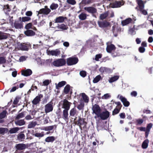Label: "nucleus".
<instances>
[{
  "mask_svg": "<svg viewBox=\"0 0 153 153\" xmlns=\"http://www.w3.org/2000/svg\"><path fill=\"white\" fill-rule=\"evenodd\" d=\"M27 58V57L24 56H22L20 57L19 60L20 62H22L25 61Z\"/></svg>",
  "mask_w": 153,
  "mask_h": 153,
  "instance_id": "nucleus-64",
  "label": "nucleus"
},
{
  "mask_svg": "<svg viewBox=\"0 0 153 153\" xmlns=\"http://www.w3.org/2000/svg\"><path fill=\"white\" fill-rule=\"evenodd\" d=\"M19 130V128L15 127L11 129L9 131V132L11 134L15 133H16Z\"/></svg>",
  "mask_w": 153,
  "mask_h": 153,
  "instance_id": "nucleus-42",
  "label": "nucleus"
},
{
  "mask_svg": "<svg viewBox=\"0 0 153 153\" xmlns=\"http://www.w3.org/2000/svg\"><path fill=\"white\" fill-rule=\"evenodd\" d=\"M34 136L37 137H42L44 136V134L43 133H36L34 134Z\"/></svg>",
  "mask_w": 153,
  "mask_h": 153,
  "instance_id": "nucleus-59",
  "label": "nucleus"
},
{
  "mask_svg": "<svg viewBox=\"0 0 153 153\" xmlns=\"http://www.w3.org/2000/svg\"><path fill=\"white\" fill-rule=\"evenodd\" d=\"M47 52L48 55L55 56H58L61 53L60 51L58 49L55 50H49L47 51Z\"/></svg>",
  "mask_w": 153,
  "mask_h": 153,
  "instance_id": "nucleus-8",
  "label": "nucleus"
},
{
  "mask_svg": "<svg viewBox=\"0 0 153 153\" xmlns=\"http://www.w3.org/2000/svg\"><path fill=\"white\" fill-rule=\"evenodd\" d=\"M135 30L134 28H131L129 29L128 33L131 35H134L136 34V32L134 31Z\"/></svg>",
  "mask_w": 153,
  "mask_h": 153,
  "instance_id": "nucleus-54",
  "label": "nucleus"
},
{
  "mask_svg": "<svg viewBox=\"0 0 153 153\" xmlns=\"http://www.w3.org/2000/svg\"><path fill=\"white\" fill-rule=\"evenodd\" d=\"M24 33L27 36H34L35 33L32 30H27L24 32Z\"/></svg>",
  "mask_w": 153,
  "mask_h": 153,
  "instance_id": "nucleus-18",
  "label": "nucleus"
},
{
  "mask_svg": "<svg viewBox=\"0 0 153 153\" xmlns=\"http://www.w3.org/2000/svg\"><path fill=\"white\" fill-rule=\"evenodd\" d=\"M98 24L99 26L101 28H105L110 25L109 23L106 21H98Z\"/></svg>",
  "mask_w": 153,
  "mask_h": 153,
  "instance_id": "nucleus-12",
  "label": "nucleus"
},
{
  "mask_svg": "<svg viewBox=\"0 0 153 153\" xmlns=\"http://www.w3.org/2000/svg\"><path fill=\"white\" fill-rule=\"evenodd\" d=\"M16 147L17 150H22L25 149L26 146L24 144H19L16 145Z\"/></svg>",
  "mask_w": 153,
  "mask_h": 153,
  "instance_id": "nucleus-29",
  "label": "nucleus"
},
{
  "mask_svg": "<svg viewBox=\"0 0 153 153\" xmlns=\"http://www.w3.org/2000/svg\"><path fill=\"white\" fill-rule=\"evenodd\" d=\"M34 116L32 117L30 115H27L25 117V119L27 120H29L33 119L34 118Z\"/></svg>",
  "mask_w": 153,
  "mask_h": 153,
  "instance_id": "nucleus-60",
  "label": "nucleus"
},
{
  "mask_svg": "<svg viewBox=\"0 0 153 153\" xmlns=\"http://www.w3.org/2000/svg\"><path fill=\"white\" fill-rule=\"evenodd\" d=\"M66 2L68 4L74 5L76 3V2L75 0H66Z\"/></svg>",
  "mask_w": 153,
  "mask_h": 153,
  "instance_id": "nucleus-52",
  "label": "nucleus"
},
{
  "mask_svg": "<svg viewBox=\"0 0 153 153\" xmlns=\"http://www.w3.org/2000/svg\"><path fill=\"white\" fill-rule=\"evenodd\" d=\"M18 138L19 140H22L25 138V136L24 134L22 132L19 134L18 136Z\"/></svg>",
  "mask_w": 153,
  "mask_h": 153,
  "instance_id": "nucleus-47",
  "label": "nucleus"
},
{
  "mask_svg": "<svg viewBox=\"0 0 153 153\" xmlns=\"http://www.w3.org/2000/svg\"><path fill=\"white\" fill-rule=\"evenodd\" d=\"M108 14L109 13L108 11L101 14L100 16V19L101 20L105 19L108 16Z\"/></svg>",
  "mask_w": 153,
  "mask_h": 153,
  "instance_id": "nucleus-35",
  "label": "nucleus"
},
{
  "mask_svg": "<svg viewBox=\"0 0 153 153\" xmlns=\"http://www.w3.org/2000/svg\"><path fill=\"white\" fill-rule=\"evenodd\" d=\"M120 108L116 107L114 110L112 112V114L114 115L116 114L119 113L120 112Z\"/></svg>",
  "mask_w": 153,
  "mask_h": 153,
  "instance_id": "nucleus-55",
  "label": "nucleus"
},
{
  "mask_svg": "<svg viewBox=\"0 0 153 153\" xmlns=\"http://www.w3.org/2000/svg\"><path fill=\"white\" fill-rule=\"evenodd\" d=\"M78 61V59L76 57H70L67 59V63L68 65H71L76 64Z\"/></svg>",
  "mask_w": 153,
  "mask_h": 153,
  "instance_id": "nucleus-7",
  "label": "nucleus"
},
{
  "mask_svg": "<svg viewBox=\"0 0 153 153\" xmlns=\"http://www.w3.org/2000/svg\"><path fill=\"white\" fill-rule=\"evenodd\" d=\"M109 113L107 111L101 112L97 116L98 117H100L102 120H104L107 119L109 116Z\"/></svg>",
  "mask_w": 153,
  "mask_h": 153,
  "instance_id": "nucleus-6",
  "label": "nucleus"
},
{
  "mask_svg": "<svg viewBox=\"0 0 153 153\" xmlns=\"http://www.w3.org/2000/svg\"><path fill=\"white\" fill-rule=\"evenodd\" d=\"M117 30H119L120 29L119 27H118V25L117 23H114V25L112 27V31L113 33L116 32L117 31Z\"/></svg>",
  "mask_w": 153,
  "mask_h": 153,
  "instance_id": "nucleus-40",
  "label": "nucleus"
},
{
  "mask_svg": "<svg viewBox=\"0 0 153 153\" xmlns=\"http://www.w3.org/2000/svg\"><path fill=\"white\" fill-rule=\"evenodd\" d=\"M45 112L47 114L53 111V103L50 102L45 105L44 106Z\"/></svg>",
  "mask_w": 153,
  "mask_h": 153,
  "instance_id": "nucleus-5",
  "label": "nucleus"
},
{
  "mask_svg": "<svg viewBox=\"0 0 153 153\" xmlns=\"http://www.w3.org/2000/svg\"><path fill=\"white\" fill-rule=\"evenodd\" d=\"M140 9H143L144 6L143 1L141 0H137Z\"/></svg>",
  "mask_w": 153,
  "mask_h": 153,
  "instance_id": "nucleus-34",
  "label": "nucleus"
},
{
  "mask_svg": "<svg viewBox=\"0 0 153 153\" xmlns=\"http://www.w3.org/2000/svg\"><path fill=\"white\" fill-rule=\"evenodd\" d=\"M15 123L16 125L22 126L24 125L25 123V122L23 120H20L15 121Z\"/></svg>",
  "mask_w": 153,
  "mask_h": 153,
  "instance_id": "nucleus-30",
  "label": "nucleus"
},
{
  "mask_svg": "<svg viewBox=\"0 0 153 153\" xmlns=\"http://www.w3.org/2000/svg\"><path fill=\"white\" fill-rule=\"evenodd\" d=\"M57 27L59 28L64 30H67L68 28L67 26L64 24H62L60 25H59Z\"/></svg>",
  "mask_w": 153,
  "mask_h": 153,
  "instance_id": "nucleus-50",
  "label": "nucleus"
},
{
  "mask_svg": "<svg viewBox=\"0 0 153 153\" xmlns=\"http://www.w3.org/2000/svg\"><path fill=\"white\" fill-rule=\"evenodd\" d=\"M37 124V123L36 121H31L29 123L28 128H32L34 127Z\"/></svg>",
  "mask_w": 153,
  "mask_h": 153,
  "instance_id": "nucleus-37",
  "label": "nucleus"
},
{
  "mask_svg": "<svg viewBox=\"0 0 153 153\" xmlns=\"http://www.w3.org/2000/svg\"><path fill=\"white\" fill-rule=\"evenodd\" d=\"M7 132V129L6 128H0V134H4Z\"/></svg>",
  "mask_w": 153,
  "mask_h": 153,
  "instance_id": "nucleus-45",
  "label": "nucleus"
},
{
  "mask_svg": "<svg viewBox=\"0 0 153 153\" xmlns=\"http://www.w3.org/2000/svg\"><path fill=\"white\" fill-rule=\"evenodd\" d=\"M79 74L82 77H85L86 75V72L84 71H81Z\"/></svg>",
  "mask_w": 153,
  "mask_h": 153,
  "instance_id": "nucleus-62",
  "label": "nucleus"
},
{
  "mask_svg": "<svg viewBox=\"0 0 153 153\" xmlns=\"http://www.w3.org/2000/svg\"><path fill=\"white\" fill-rule=\"evenodd\" d=\"M143 9H141L139 10L144 15H146L147 14V12L146 10Z\"/></svg>",
  "mask_w": 153,
  "mask_h": 153,
  "instance_id": "nucleus-63",
  "label": "nucleus"
},
{
  "mask_svg": "<svg viewBox=\"0 0 153 153\" xmlns=\"http://www.w3.org/2000/svg\"><path fill=\"white\" fill-rule=\"evenodd\" d=\"M51 12V9L48 8L47 6H45L44 8L40 9L39 11H37V16H38L39 14L47 15H48Z\"/></svg>",
  "mask_w": 153,
  "mask_h": 153,
  "instance_id": "nucleus-3",
  "label": "nucleus"
},
{
  "mask_svg": "<svg viewBox=\"0 0 153 153\" xmlns=\"http://www.w3.org/2000/svg\"><path fill=\"white\" fill-rule=\"evenodd\" d=\"M117 97L119 98L125 106L128 107L129 105L130 104L129 102L127 100L125 97L120 95H118Z\"/></svg>",
  "mask_w": 153,
  "mask_h": 153,
  "instance_id": "nucleus-10",
  "label": "nucleus"
},
{
  "mask_svg": "<svg viewBox=\"0 0 153 153\" xmlns=\"http://www.w3.org/2000/svg\"><path fill=\"white\" fill-rule=\"evenodd\" d=\"M54 128L53 126H51L46 127L45 128V130L46 131H51Z\"/></svg>",
  "mask_w": 153,
  "mask_h": 153,
  "instance_id": "nucleus-58",
  "label": "nucleus"
},
{
  "mask_svg": "<svg viewBox=\"0 0 153 153\" xmlns=\"http://www.w3.org/2000/svg\"><path fill=\"white\" fill-rule=\"evenodd\" d=\"M124 2L123 1H116L111 3L110 6L112 8H117L120 7L124 4Z\"/></svg>",
  "mask_w": 153,
  "mask_h": 153,
  "instance_id": "nucleus-9",
  "label": "nucleus"
},
{
  "mask_svg": "<svg viewBox=\"0 0 153 153\" xmlns=\"http://www.w3.org/2000/svg\"><path fill=\"white\" fill-rule=\"evenodd\" d=\"M43 97L42 94H40L36 96L32 101V102L34 105H36L38 103L40 100L41 98Z\"/></svg>",
  "mask_w": 153,
  "mask_h": 153,
  "instance_id": "nucleus-16",
  "label": "nucleus"
},
{
  "mask_svg": "<svg viewBox=\"0 0 153 153\" xmlns=\"http://www.w3.org/2000/svg\"><path fill=\"white\" fill-rule=\"evenodd\" d=\"M71 104V103L69 102L66 100L65 99L63 102L62 108H64V110L68 111L70 109Z\"/></svg>",
  "mask_w": 153,
  "mask_h": 153,
  "instance_id": "nucleus-11",
  "label": "nucleus"
},
{
  "mask_svg": "<svg viewBox=\"0 0 153 153\" xmlns=\"http://www.w3.org/2000/svg\"><path fill=\"white\" fill-rule=\"evenodd\" d=\"M119 76H115L110 78L108 80L109 83H111L116 81L118 79Z\"/></svg>",
  "mask_w": 153,
  "mask_h": 153,
  "instance_id": "nucleus-31",
  "label": "nucleus"
},
{
  "mask_svg": "<svg viewBox=\"0 0 153 153\" xmlns=\"http://www.w3.org/2000/svg\"><path fill=\"white\" fill-rule=\"evenodd\" d=\"M3 9L5 13L6 12L10 11V10L9 6L8 5H4L3 7Z\"/></svg>",
  "mask_w": 153,
  "mask_h": 153,
  "instance_id": "nucleus-53",
  "label": "nucleus"
},
{
  "mask_svg": "<svg viewBox=\"0 0 153 153\" xmlns=\"http://www.w3.org/2000/svg\"><path fill=\"white\" fill-rule=\"evenodd\" d=\"M68 110H64L63 111V115L62 118L65 121H66L68 120Z\"/></svg>",
  "mask_w": 153,
  "mask_h": 153,
  "instance_id": "nucleus-22",
  "label": "nucleus"
},
{
  "mask_svg": "<svg viewBox=\"0 0 153 153\" xmlns=\"http://www.w3.org/2000/svg\"><path fill=\"white\" fill-rule=\"evenodd\" d=\"M58 7V5L57 4L53 3L50 6V8L52 10H55Z\"/></svg>",
  "mask_w": 153,
  "mask_h": 153,
  "instance_id": "nucleus-46",
  "label": "nucleus"
},
{
  "mask_svg": "<svg viewBox=\"0 0 153 153\" xmlns=\"http://www.w3.org/2000/svg\"><path fill=\"white\" fill-rule=\"evenodd\" d=\"M149 142V140L147 139L145 140L142 143V147L143 149L147 148L148 146V144Z\"/></svg>",
  "mask_w": 153,
  "mask_h": 153,
  "instance_id": "nucleus-27",
  "label": "nucleus"
},
{
  "mask_svg": "<svg viewBox=\"0 0 153 153\" xmlns=\"http://www.w3.org/2000/svg\"><path fill=\"white\" fill-rule=\"evenodd\" d=\"M65 63L66 62L64 59H59L54 61L53 62L52 64L55 66L60 67L64 65Z\"/></svg>",
  "mask_w": 153,
  "mask_h": 153,
  "instance_id": "nucleus-2",
  "label": "nucleus"
},
{
  "mask_svg": "<svg viewBox=\"0 0 153 153\" xmlns=\"http://www.w3.org/2000/svg\"><path fill=\"white\" fill-rule=\"evenodd\" d=\"M131 21V19L130 18H128L122 21L121 23L123 26H125L130 23Z\"/></svg>",
  "mask_w": 153,
  "mask_h": 153,
  "instance_id": "nucleus-26",
  "label": "nucleus"
},
{
  "mask_svg": "<svg viewBox=\"0 0 153 153\" xmlns=\"http://www.w3.org/2000/svg\"><path fill=\"white\" fill-rule=\"evenodd\" d=\"M32 74L31 70L30 69H27L22 71V74L25 76H28Z\"/></svg>",
  "mask_w": 153,
  "mask_h": 153,
  "instance_id": "nucleus-20",
  "label": "nucleus"
},
{
  "mask_svg": "<svg viewBox=\"0 0 153 153\" xmlns=\"http://www.w3.org/2000/svg\"><path fill=\"white\" fill-rule=\"evenodd\" d=\"M7 112L6 110H4L0 113V119L4 118L6 116Z\"/></svg>",
  "mask_w": 153,
  "mask_h": 153,
  "instance_id": "nucleus-41",
  "label": "nucleus"
},
{
  "mask_svg": "<svg viewBox=\"0 0 153 153\" xmlns=\"http://www.w3.org/2000/svg\"><path fill=\"white\" fill-rule=\"evenodd\" d=\"M70 86L69 85H67L64 88V92L65 94H67L70 92Z\"/></svg>",
  "mask_w": 153,
  "mask_h": 153,
  "instance_id": "nucleus-38",
  "label": "nucleus"
},
{
  "mask_svg": "<svg viewBox=\"0 0 153 153\" xmlns=\"http://www.w3.org/2000/svg\"><path fill=\"white\" fill-rule=\"evenodd\" d=\"M87 43L88 45L93 47L94 46V43L93 40L89 39L87 41Z\"/></svg>",
  "mask_w": 153,
  "mask_h": 153,
  "instance_id": "nucleus-43",
  "label": "nucleus"
},
{
  "mask_svg": "<svg viewBox=\"0 0 153 153\" xmlns=\"http://www.w3.org/2000/svg\"><path fill=\"white\" fill-rule=\"evenodd\" d=\"M55 140V138L53 136H50L47 137L45 139V141L47 142H53Z\"/></svg>",
  "mask_w": 153,
  "mask_h": 153,
  "instance_id": "nucleus-36",
  "label": "nucleus"
},
{
  "mask_svg": "<svg viewBox=\"0 0 153 153\" xmlns=\"http://www.w3.org/2000/svg\"><path fill=\"white\" fill-rule=\"evenodd\" d=\"M13 17L10 18L9 19V23L13 27H14L16 29H19L23 28V23L19 19L16 20L14 23L13 22Z\"/></svg>",
  "mask_w": 153,
  "mask_h": 153,
  "instance_id": "nucleus-1",
  "label": "nucleus"
},
{
  "mask_svg": "<svg viewBox=\"0 0 153 153\" xmlns=\"http://www.w3.org/2000/svg\"><path fill=\"white\" fill-rule=\"evenodd\" d=\"M102 54H97L95 56V60L96 61H98L99 59L101 58L102 57Z\"/></svg>",
  "mask_w": 153,
  "mask_h": 153,
  "instance_id": "nucleus-57",
  "label": "nucleus"
},
{
  "mask_svg": "<svg viewBox=\"0 0 153 153\" xmlns=\"http://www.w3.org/2000/svg\"><path fill=\"white\" fill-rule=\"evenodd\" d=\"M18 47L20 49L22 50H26L27 48L26 45L22 44L19 45Z\"/></svg>",
  "mask_w": 153,
  "mask_h": 153,
  "instance_id": "nucleus-51",
  "label": "nucleus"
},
{
  "mask_svg": "<svg viewBox=\"0 0 153 153\" xmlns=\"http://www.w3.org/2000/svg\"><path fill=\"white\" fill-rule=\"evenodd\" d=\"M94 0H82L81 2L79 4H87L92 3L94 2Z\"/></svg>",
  "mask_w": 153,
  "mask_h": 153,
  "instance_id": "nucleus-32",
  "label": "nucleus"
},
{
  "mask_svg": "<svg viewBox=\"0 0 153 153\" xmlns=\"http://www.w3.org/2000/svg\"><path fill=\"white\" fill-rule=\"evenodd\" d=\"M66 84V82L65 81H62L59 82L58 84L56 83V88L58 89L59 88H61L64 85Z\"/></svg>",
  "mask_w": 153,
  "mask_h": 153,
  "instance_id": "nucleus-28",
  "label": "nucleus"
},
{
  "mask_svg": "<svg viewBox=\"0 0 153 153\" xmlns=\"http://www.w3.org/2000/svg\"><path fill=\"white\" fill-rule=\"evenodd\" d=\"M66 19L65 17L62 16H59L56 17L54 20L55 23H62Z\"/></svg>",
  "mask_w": 153,
  "mask_h": 153,
  "instance_id": "nucleus-13",
  "label": "nucleus"
},
{
  "mask_svg": "<svg viewBox=\"0 0 153 153\" xmlns=\"http://www.w3.org/2000/svg\"><path fill=\"white\" fill-rule=\"evenodd\" d=\"M84 9L87 11L88 13H96L97 11L96 8L92 7H85Z\"/></svg>",
  "mask_w": 153,
  "mask_h": 153,
  "instance_id": "nucleus-14",
  "label": "nucleus"
},
{
  "mask_svg": "<svg viewBox=\"0 0 153 153\" xmlns=\"http://www.w3.org/2000/svg\"><path fill=\"white\" fill-rule=\"evenodd\" d=\"M80 95L82 96V100L85 103H88V102L89 98L85 93H82Z\"/></svg>",
  "mask_w": 153,
  "mask_h": 153,
  "instance_id": "nucleus-19",
  "label": "nucleus"
},
{
  "mask_svg": "<svg viewBox=\"0 0 153 153\" xmlns=\"http://www.w3.org/2000/svg\"><path fill=\"white\" fill-rule=\"evenodd\" d=\"M51 82V80L46 79L43 81V83L44 85H48Z\"/></svg>",
  "mask_w": 153,
  "mask_h": 153,
  "instance_id": "nucleus-61",
  "label": "nucleus"
},
{
  "mask_svg": "<svg viewBox=\"0 0 153 153\" xmlns=\"http://www.w3.org/2000/svg\"><path fill=\"white\" fill-rule=\"evenodd\" d=\"M84 120L80 118H79L76 122V124L79 126L80 128H81V126L84 125ZM85 126V125H84Z\"/></svg>",
  "mask_w": 153,
  "mask_h": 153,
  "instance_id": "nucleus-21",
  "label": "nucleus"
},
{
  "mask_svg": "<svg viewBox=\"0 0 153 153\" xmlns=\"http://www.w3.org/2000/svg\"><path fill=\"white\" fill-rule=\"evenodd\" d=\"M152 123H149L147 124L146 128V131L145 132V136L146 138H147L150 131V129L152 127Z\"/></svg>",
  "mask_w": 153,
  "mask_h": 153,
  "instance_id": "nucleus-17",
  "label": "nucleus"
},
{
  "mask_svg": "<svg viewBox=\"0 0 153 153\" xmlns=\"http://www.w3.org/2000/svg\"><path fill=\"white\" fill-rule=\"evenodd\" d=\"M84 106V103L82 102H81L80 104L77 106V108L79 110H82L83 111Z\"/></svg>",
  "mask_w": 153,
  "mask_h": 153,
  "instance_id": "nucleus-48",
  "label": "nucleus"
},
{
  "mask_svg": "<svg viewBox=\"0 0 153 153\" xmlns=\"http://www.w3.org/2000/svg\"><path fill=\"white\" fill-rule=\"evenodd\" d=\"M111 97V95L110 94L107 93L104 94L102 97V99L103 100H106L110 98Z\"/></svg>",
  "mask_w": 153,
  "mask_h": 153,
  "instance_id": "nucleus-44",
  "label": "nucleus"
},
{
  "mask_svg": "<svg viewBox=\"0 0 153 153\" xmlns=\"http://www.w3.org/2000/svg\"><path fill=\"white\" fill-rule=\"evenodd\" d=\"M8 36V35L7 33L0 31V40L7 39Z\"/></svg>",
  "mask_w": 153,
  "mask_h": 153,
  "instance_id": "nucleus-23",
  "label": "nucleus"
},
{
  "mask_svg": "<svg viewBox=\"0 0 153 153\" xmlns=\"http://www.w3.org/2000/svg\"><path fill=\"white\" fill-rule=\"evenodd\" d=\"M78 112L75 108H73L71 109L70 111V116L74 117L75 115H77Z\"/></svg>",
  "mask_w": 153,
  "mask_h": 153,
  "instance_id": "nucleus-24",
  "label": "nucleus"
},
{
  "mask_svg": "<svg viewBox=\"0 0 153 153\" xmlns=\"http://www.w3.org/2000/svg\"><path fill=\"white\" fill-rule=\"evenodd\" d=\"M78 17L80 20H83L86 19L87 15L84 13H82L79 15Z\"/></svg>",
  "mask_w": 153,
  "mask_h": 153,
  "instance_id": "nucleus-33",
  "label": "nucleus"
},
{
  "mask_svg": "<svg viewBox=\"0 0 153 153\" xmlns=\"http://www.w3.org/2000/svg\"><path fill=\"white\" fill-rule=\"evenodd\" d=\"M107 47L106 49L108 53H110L112 51L115 50V47L114 45L112 44L109 45L108 43H107Z\"/></svg>",
  "mask_w": 153,
  "mask_h": 153,
  "instance_id": "nucleus-15",
  "label": "nucleus"
},
{
  "mask_svg": "<svg viewBox=\"0 0 153 153\" xmlns=\"http://www.w3.org/2000/svg\"><path fill=\"white\" fill-rule=\"evenodd\" d=\"M31 19V18L29 17L25 16L23 17H19V20L21 21L22 22V23L23 22H28Z\"/></svg>",
  "mask_w": 153,
  "mask_h": 153,
  "instance_id": "nucleus-25",
  "label": "nucleus"
},
{
  "mask_svg": "<svg viewBox=\"0 0 153 153\" xmlns=\"http://www.w3.org/2000/svg\"><path fill=\"white\" fill-rule=\"evenodd\" d=\"M92 109L93 111L92 114H94L97 116L99 114L101 111L99 106L96 104L93 105Z\"/></svg>",
  "mask_w": 153,
  "mask_h": 153,
  "instance_id": "nucleus-4",
  "label": "nucleus"
},
{
  "mask_svg": "<svg viewBox=\"0 0 153 153\" xmlns=\"http://www.w3.org/2000/svg\"><path fill=\"white\" fill-rule=\"evenodd\" d=\"M32 24L31 23H28L25 25V28L27 30H29V29H33L34 30H36V28L34 27V28H32Z\"/></svg>",
  "mask_w": 153,
  "mask_h": 153,
  "instance_id": "nucleus-39",
  "label": "nucleus"
},
{
  "mask_svg": "<svg viewBox=\"0 0 153 153\" xmlns=\"http://www.w3.org/2000/svg\"><path fill=\"white\" fill-rule=\"evenodd\" d=\"M101 76L100 75L97 76L93 79V82L94 83H96L98 82L101 78Z\"/></svg>",
  "mask_w": 153,
  "mask_h": 153,
  "instance_id": "nucleus-49",
  "label": "nucleus"
},
{
  "mask_svg": "<svg viewBox=\"0 0 153 153\" xmlns=\"http://www.w3.org/2000/svg\"><path fill=\"white\" fill-rule=\"evenodd\" d=\"M25 116L24 112H22L18 114L16 117V118L19 119L22 118Z\"/></svg>",
  "mask_w": 153,
  "mask_h": 153,
  "instance_id": "nucleus-56",
  "label": "nucleus"
}]
</instances>
